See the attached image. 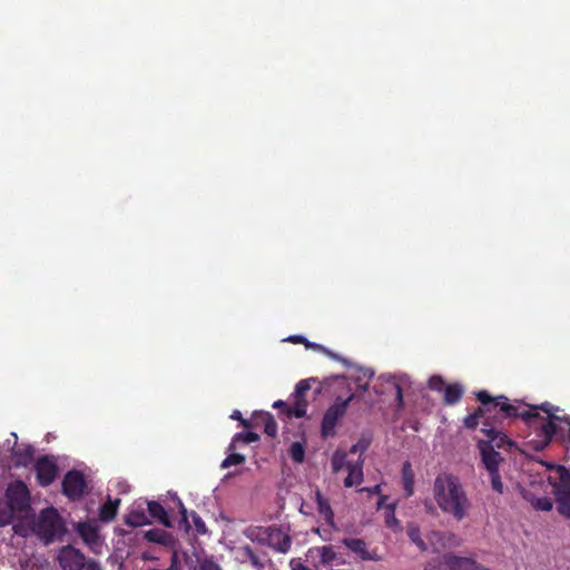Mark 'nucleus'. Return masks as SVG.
Segmentation results:
<instances>
[{
    "label": "nucleus",
    "instance_id": "nucleus-1",
    "mask_svg": "<svg viewBox=\"0 0 570 570\" xmlns=\"http://www.w3.org/2000/svg\"><path fill=\"white\" fill-rule=\"evenodd\" d=\"M433 499L440 510L456 521L465 519L472 503L459 478L448 473H439L433 482Z\"/></svg>",
    "mask_w": 570,
    "mask_h": 570
},
{
    "label": "nucleus",
    "instance_id": "nucleus-2",
    "mask_svg": "<svg viewBox=\"0 0 570 570\" xmlns=\"http://www.w3.org/2000/svg\"><path fill=\"white\" fill-rule=\"evenodd\" d=\"M520 402L514 401V403H510L509 399L504 395H498L492 397V402L489 404V409H491V414L494 412L493 419H508V417H520L522 419L527 425L533 429L538 436L540 438V423L548 420L540 415L539 406H531L529 410L520 411Z\"/></svg>",
    "mask_w": 570,
    "mask_h": 570
},
{
    "label": "nucleus",
    "instance_id": "nucleus-3",
    "mask_svg": "<svg viewBox=\"0 0 570 570\" xmlns=\"http://www.w3.org/2000/svg\"><path fill=\"white\" fill-rule=\"evenodd\" d=\"M331 380L336 382L340 386L345 387L348 391V395L345 397L337 395L334 403L325 411L321 424V435L323 439L336 434V425L346 414L347 407L355 396L354 393H352L351 384L345 375H336L331 377ZM327 381H330V379H326V382Z\"/></svg>",
    "mask_w": 570,
    "mask_h": 570
},
{
    "label": "nucleus",
    "instance_id": "nucleus-4",
    "mask_svg": "<svg viewBox=\"0 0 570 570\" xmlns=\"http://www.w3.org/2000/svg\"><path fill=\"white\" fill-rule=\"evenodd\" d=\"M33 531L42 541L50 543L65 535L66 525L58 510L50 507L40 511Z\"/></svg>",
    "mask_w": 570,
    "mask_h": 570
},
{
    "label": "nucleus",
    "instance_id": "nucleus-5",
    "mask_svg": "<svg viewBox=\"0 0 570 570\" xmlns=\"http://www.w3.org/2000/svg\"><path fill=\"white\" fill-rule=\"evenodd\" d=\"M548 481L553 488L558 512L570 519V469L562 465L553 468Z\"/></svg>",
    "mask_w": 570,
    "mask_h": 570
},
{
    "label": "nucleus",
    "instance_id": "nucleus-6",
    "mask_svg": "<svg viewBox=\"0 0 570 570\" xmlns=\"http://www.w3.org/2000/svg\"><path fill=\"white\" fill-rule=\"evenodd\" d=\"M249 537L261 544L267 546L276 552L287 553L292 547V538L278 525L257 527Z\"/></svg>",
    "mask_w": 570,
    "mask_h": 570
},
{
    "label": "nucleus",
    "instance_id": "nucleus-7",
    "mask_svg": "<svg viewBox=\"0 0 570 570\" xmlns=\"http://www.w3.org/2000/svg\"><path fill=\"white\" fill-rule=\"evenodd\" d=\"M540 409L548 415V420L540 423V440L535 442L533 449L541 451L551 443L557 432V422H564L569 425L568 440L570 442V417L557 415L556 412L559 410V407L552 405L549 402L540 404Z\"/></svg>",
    "mask_w": 570,
    "mask_h": 570
},
{
    "label": "nucleus",
    "instance_id": "nucleus-8",
    "mask_svg": "<svg viewBox=\"0 0 570 570\" xmlns=\"http://www.w3.org/2000/svg\"><path fill=\"white\" fill-rule=\"evenodd\" d=\"M6 503L16 512L23 513L30 509V491L21 480L8 484L6 490Z\"/></svg>",
    "mask_w": 570,
    "mask_h": 570
},
{
    "label": "nucleus",
    "instance_id": "nucleus-9",
    "mask_svg": "<svg viewBox=\"0 0 570 570\" xmlns=\"http://www.w3.org/2000/svg\"><path fill=\"white\" fill-rule=\"evenodd\" d=\"M62 493L71 501L82 498L87 489V482L81 471H68L62 479Z\"/></svg>",
    "mask_w": 570,
    "mask_h": 570
},
{
    "label": "nucleus",
    "instance_id": "nucleus-10",
    "mask_svg": "<svg viewBox=\"0 0 570 570\" xmlns=\"http://www.w3.org/2000/svg\"><path fill=\"white\" fill-rule=\"evenodd\" d=\"M475 397L481 403V406L464 419V426L470 430H475L481 419H484V422H489L491 419L489 404L492 402V396L488 391L482 390L475 393Z\"/></svg>",
    "mask_w": 570,
    "mask_h": 570
},
{
    "label": "nucleus",
    "instance_id": "nucleus-11",
    "mask_svg": "<svg viewBox=\"0 0 570 570\" xmlns=\"http://www.w3.org/2000/svg\"><path fill=\"white\" fill-rule=\"evenodd\" d=\"M314 381V379H306L299 381L296 384L295 391L293 393V405L292 407H288V417L294 416L297 419H302L306 415L307 402L305 400V395L311 390V383Z\"/></svg>",
    "mask_w": 570,
    "mask_h": 570
},
{
    "label": "nucleus",
    "instance_id": "nucleus-12",
    "mask_svg": "<svg viewBox=\"0 0 570 570\" xmlns=\"http://www.w3.org/2000/svg\"><path fill=\"white\" fill-rule=\"evenodd\" d=\"M86 556L72 546L62 547L58 554V561L62 570H81Z\"/></svg>",
    "mask_w": 570,
    "mask_h": 570
},
{
    "label": "nucleus",
    "instance_id": "nucleus-13",
    "mask_svg": "<svg viewBox=\"0 0 570 570\" xmlns=\"http://www.w3.org/2000/svg\"><path fill=\"white\" fill-rule=\"evenodd\" d=\"M35 469L37 481L41 487L50 485L58 474V466L56 461L47 455L37 460Z\"/></svg>",
    "mask_w": 570,
    "mask_h": 570
},
{
    "label": "nucleus",
    "instance_id": "nucleus-14",
    "mask_svg": "<svg viewBox=\"0 0 570 570\" xmlns=\"http://www.w3.org/2000/svg\"><path fill=\"white\" fill-rule=\"evenodd\" d=\"M76 531L91 551L98 552L102 546L99 528L94 521H83L76 524Z\"/></svg>",
    "mask_w": 570,
    "mask_h": 570
},
{
    "label": "nucleus",
    "instance_id": "nucleus-15",
    "mask_svg": "<svg viewBox=\"0 0 570 570\" xmlns=\"http://www.w3.org/2000/svg\"><path fill=\"white\" fill-rule=\"evenodd\" d=\"M342 544L363 561H377L380 559L376 552L368 550L367 543L363 539L344 538Z\"/></svg>",
    "mask_w": 570,
    "mask_h": 570
},
{
    "label": "nucleus",
    "instance_id": "nucleus-16",
    "mask_svg": "<svg viewBox=\"0 0 570 570\" xmlns=\"http://www.w3.org/2000/svg\"><path fill=\"white\" fill-rule=\"evenodd\" d=\"M12 435L14 436V440L18 439L16 433H12ZM10 454L14 461L16 466H24L26 468L33 460L35 449L30 444H18V442L14 441V444L10 449Z\"/></svg>",
    "mask_w": 570,
    "mask_h": 570
},
{
    "label": "nucleus",
    "instance_id": "nucleus-17",
    "mask_svg": "<svg viewBox=\"0 0 570 570\" xmlns=\"http://www.w3.org/2000/svg\"><path fill=\"white\" fill-rule=\"evenodd\" d=\"M446 567L451 570H490L479 564L474 559L468 557H459L453 553L444 554V561Z\"/></svg>",
    "mask_w": 570,
    "mask_h": 570
},
{
    "label": "nucleus",
    "instance_id": "nucleus-18",
    "mask_svg": "<svg viewBox=\"0 0 570 570\" xmlns=\"http://www.w3.org/2000/svg\"><path fill=\"white\" fill-rule=\"evenodd\" d=\"M481 459L487 471L499 470L500 463L503 461L501 454L493 449V444H485L484 441L479 442Z\"/></svg>",
    "mask_w": 570,
    "mask_h": 570
},
{
    "label": "nucleus",
    "instance_id": "nucleus-19",
    "mask_svg": "<svg viewBox=\"0 0 570 570\" xmlns=\"http://www.w3.org/2000/svg\"><path fill=\"white\" fill-rule=\"evenodd\" d=\"M481 431L487 435L488 440L484 441L485 444H493L494 448H504L513 445L512 441L509 440L507 434L497 430L490 422H483V428Z\"/></svg>",
    "mask_w": 570,
    "mask_h": 570
},
{
    "label": "nucleus",
    "instance_id": "nucleus-20",
    "mask_svg": "<svg viewBox=\"0 0 570 570\" xmlns=\"http://www.w3.org/2000/svg\"><path fill=\"white\" fill-rule=\"evenodd\" d=\"M363 481V459L358 456L356 462L348 463L347 476L344 480L346 488L361 484Z\"/></svg>",
    "mask_w": 570,
    "mask_h": 570
},
{
    "label": "nucleus",
    "instance_id": "nucleus-21",
    "mask_svg": "<svg viewBox=\"0 0 570 570\" xmlns=\"http://www.w3.org/2000/svg\"><path fill=\"white\" fill-rule=\"evenodd\" d=\"M402 485L405 491V497L410 498L414 494V483H415V475L414 471L412 469V464L409 461H405L402 465Z\"/></svg>",
    "mask_w": 570,
    "mask_h": 570
},
{
    "label": "nucleus",
    "instance_id": "nucleus-22",
    "mask_svg": "<svg viewBox=\"0 0 570 570\" xmlns=\"http://www.w3.org/2000/svg\"><path fill=\"white\" fill-rule=\"evenodd\" d=\"M315 499L317 503V510L320 514H322L326 521V523L331 527H335L334 522V512L331 508L328 500L322 494L320 490L315 492Z\"/></svg>",
    "mask_w": 570,
    "mask_h": 570
},
{
    "label": "nucleus",
    "instance_id": "nucleus-23",
    "mask_svg": "<svg viewBox=\"0 0 570 570\" xmlns=\"http://www.w3.org/2000/svg\"><path fill=\"white\" fill-rule=\"evenodd\" d=\"M446 538L454 539V533L444 532V531H431L428 534V541L431 546L432 552L439 553L444 550V542Z\"/></svg>",
    "mask_w": 570,
    "mask_h": 570
},
{
    "label": "nucleus",
    "instance_id": "nucleus-24",
    "mask_svg": "<svg viewBox=\"0 0 570 570\" xmlns=\"http://www.w3.org/2000/svg\"><path fill=\"white\" fill-rule=\"evenodd\" d=\"M463 386L459 383H452L445 386L443 394V402L446 405H454L459 403L463 396Z\"/></svg>",
    "mask_w": 570,
    "mask_h": 570
},
{
    "label": "nucleus",
    "instance_id": "nucleus-25",
    "mask_svg": "<svg viewBox=\"0 0 570 570\" xmlns=\"http://www.w3.org/2000/svg\"><path fill=\"white\" fill-rule=\"evenodd\" d=\"M148 513L153 519L158 520L161 524L167 528L171 527V522L164 507L157 501L147 502Z\"/></svg>",
    "mask_w": 570,
    "mask_h": 570
},
{
    "label": "nucleus",
    "instance_id": "nucleus-26",
    "mask_svg": "<svg viewBox=\"0 0 570 570\" xmlns=\"http://www.w3.org/2000/svg\"><path fill=\"white\" fill-rule=\"evenodd\" d=\"M120 503L119 499L111 500L110 498L100 507L99 509V519L102 522H110L117 515L118 505Z\"/></svg>",
    "mask_w": 570,
    "mask_h": 570
},
{
    "label": "nucleus",
    "instance_id": "nucleus-27",
    "mask_svg": "<svg viewBox=\"0 0 570 570\" xmlns=\"http://www.w3.org/2000/svg\"><path fill=\"white\" fill-rule=\"evenodd\" d=\"M524 499L528 500L537 511H551L553 503L551 499L547 497L535 498L533 495L524 494Z\"/></svg>",
    "mask_w": 570,
    "mask_h": 570
},
{
    "label": "nucleus",
    "instance_id": "nucleus-28",
    "mask_svg": "<svg viewBox=\"0 0 570 570\" xmlns=\"http://www.w3.org/2000/svg\"><path fill=\"white\" fill-rule=\"evenodd\" d=\"M407 535L410 540L422 551L425 552L429 550L428 544L421 537V531L417 525H411L407 529Z\"/></svg>",
    "mask_w": 570,
    "mask_h": 570
},
{
    "label": "nucleus",
    "instance_id": "nucleus-29",
    "mask_svg": "<svg viewBox=\"0 0 570 570\" xmlns=\"http://www.w3.org/2000/svg\"><path fill=\"white\" fill-rule=\"evenodd\" d=\"M348 463H352L351 461L346 460V453L336 451L332 456V469L335 473L340 472L343 469H348Z\"/></svg>",
    "mask_w": 570,
    "mask_h": 570
},
{
    "label": "nucleus",
    "instance_id": "nucleus-30",
    "mask_svg": "<svg viewBox=\"0 0 570 570\" xmlns=\"http://www.w3.org/2000/svg\"><path fill=\"white\" fill-rule=\"evenodd\" d=\"M242 556L250 562V564L256 569H263L264 563L262 562L259 556L253 550L252 547L245 546L242 548Z\"/></svg>",
    "mask_w": 570,
    "mask_h": 570
},
{
    "label": "nucleus",
    "instance_id": "nucleus-31",
    "mask_svg": "<svg viewBox=\"0 0 570 570\" xmlns=\"http://www.w3.org/2000/svg\"><path fill=\"white\" fill-rule=\"evenodd\" d=\"M289 456L296 463H302L305 459V448L301 442H294L288 450Z\"/></svg>",
    "mask_w": 570,
    "mask_h": 570
},
{
    "label": "nucleus",
    "instance_id": "nucleus-32",
    "mask_svg": "<svg viewBox=\"0 0 570 570\" xmlns=\"http://www.w3.org/2000/svg\"><path fill=\"white\" fill-rule=\"evenodd\" d=\"M145 538L149 542H155V543L164 544L167 541L168 533L166 531H164V530L151 529V530H148L145 533Z\"/></svg>",
    "mask_w": 570,
    "mask_h": 570
},
{
    "label": "nucleus",
    "instance_id": "nucleus-33",
    "mask_svg": "<svg viewBox=\"0 0 570 570\" xmlns=\"http://www.w3.org/2000/svg\"><path fill=\"white\" fill-rule=\"evenodd\" d=\"M16 512L6 503L0 504V528L12 523Z\"/></svg>",
    "mask_w": 570,
    "mask_h": 570
},
{
    "label": "nucleus",
    "instance_id": "nucleus-34",
    "mask_svg": "<svg viewBox=\"0 0 570 570\" xmlns=\"http://www.w3.org/2000/svg\"><path fill=\"white\" fill-rule=\"evenodd\" d=\"M259 440V435L255 432H240V433H237L234 439H233V442L232 444L229 445V448L232 449L234 446V443L235 442H243V443H254V442H257Z\"/></svg>",
    "mask_w": 570,
    "mask_h": 570
},
{
    "label": "nucleus",
    "instance_id": "nucleus-35",
    "mask_svg": "<svg viewBox=\"0 0 570 570\" xmlns=\"http://www.w3.org/2000/svg\"><path fill=\"white\" fill-rule=\"evenodd\" d=\"M148 522V519L144 512L131 511L126 520V523L131 527H141Z\"/></svg>",
    "mask_w": 570,
    "mask_h": 570
},
{
    "label": "nucleus",
    "instance_id": "nucleus-36",
    "mask_svg": "<svg viewBox=\"0 0 570 570\" xmlns=\"http://www.w3.org/2000/svg\"><path fill=\"white\" fill-rule=\"evenodd\" d=\"M263 422H264V432L268 436H276L277 434V424L271 413H265L263 415Z\"/></svg>",
    "mask_w": 570,
    "mask_h": 570
},
{
    "label": "nucleus",
    "instance_id": "nucleus-37",
    "mask_svg": "<svg viewBox=\"0 0 570 570\" xmlns=\"http://www.w3.org/2000/svg\"><path fill=\"white\" fill-rule=\"evenodd\" d=\"M321 562L324 564L332 563L337 554L332 546H324L318 548Z\"/></svg>",
    "mask_w": 570,
    "mask_h": 570
},
{
    "label": "nucleus",
    "instance_id": "nucleus-38",
    "mask_svg": "<svg viewBox=\"0 0 570 570\" xmlns=\"http://www.w3.org/2000/svg\"><path fill=\"white\" fill-rule=\"evenodd\" d=\"M396 503L392 502L385 505V523L389 528H393L399 524V520L395 517Z\"/></svg>",
    "mask_w": 570,
    "mask_h": 570
},
{
    "label": "nucleus",
    "instance_id": "nucleus-39",
    "mask_svg": "<svg viewBox=\"0 0 570 570\" xmlns=\"http://www.w3.org/2000/svg\"><path fill=\"white\" fill-rule=\"evenodd\" d=\"M488 472H489L492 489L495 492H498L499 494H502L504 488H503V483H502L499 470H490Z\"/></svg>",
    "mask_w": 570,
    "mask_h": 570
},
{
    "label": "nucleus",
    "instance_id": "nucleus-40",
    "mask_svg": "<svg viewBox=\"0 0 570 570\" xmlns=\"http://www.w3.org/2000/svg\"><path fill=\"white\" fill-rule=\"evenodd\" d=\"M245 462V456L238 453H230L227 458L222 462L220 468L227 469L232 465L242 464Z\"/></svg>",
    "mask_w": 570,
    "mask_h": 570
},
{
    "label": "nucleus",
    "instance_id": "nucleus-41",
    "mask_svg": "<svg viewBox=\"0 0 570 570\" xmlns=\"http://www.w3.org/2000/svg\"><path fill=\"white\" fill-rule=\"evenodd\" d=\"M189 515L191 518L196 533L200 535L207 533V527L200 515L195 511H191Z\"/></svg>",
    "mask_w": 570,
    "mask_h": 570
},
{
    "label": "nucleus",
    "instance_id": "nucleus-42",
    "mask_svg": "<svg viewBox=\"0 0 570 570\" xmlns=\"http://www.w3.org/2000/svg\"><path fill=\"white\" fill-rule=\"evenodd\" d=\"M428 386L433 390V391H438V392H444V389H445V382L443 380L442 376L440 375H432L430 379H429V382H428Z\"/></svg>",
    "mask_w": 570,
    "mask_h": 570
},
{
    "label": "nucleus",
    "instance_id": "nucleus-43",
    "mask_svg": "<svg viewBox=\"0 0 570 570\" xmlns=\"http://www.w3.org/2000/svg\"><path fill=\"white\" fill-rule=\"evenodd\" d=\"M444 554L438 559L430 561L423 570H451L449 567L443 563Z\"/></svg>",
    "mask_w": 570,
    "mask_h": 570
},
{
    "label": "nucleus",
    "instance_id": "nucleus-44",
    "mask_svg": "<svg viewBox=\"0 0 570 570\" xmlns=\"http://www.w3.org/2000/svg\"><path fill=\"white\" fill-rule=\"evenodd\" d=\"M146 570H183V569H181V563H180L178 553L176 551H174L170 557V563L167 568H165V569L148 568Z\"/></svg>",
    "mask_w": 570,
    "mask_h": 570
},
{
    "label": "nucleus",
    "instance_id": "nucleus-45",
    "mask_svg": "<svg viewBox=\"0 0 570 570\" xmlns=\"http://www.w3.org/2000/svg\"><path fill=\"white\" fill-rule=\"evenodd\" d=\"M374 376V372L370 368H366L363 371V377H364V382L362 383H358L357 384V387L362 391V392H365L368 390V386H370V382L372 380V377Z\"/></svg>",
    "mask_w": 570,
    "mask_h": 570
},
{
    "label": "nucleus",
    "instance_id": "nucleus-46",
    "mask_svg": "<svg viewBox=\"0 0 570 570\" xmlns=\"http://www.w3.org/2000/svg\"><path fill=\"white\" fill-rule=\"evenodd\" d=\"M306 347H307V348H313V350H315V351H321V352H323V353L327 354L328 356H331V357H332V358H334V360H340V361H342V362H344V363H347V361H346V360L341 358L338 355H336L335 353H333V352L328 351L327 348H325L324 346H322V345H320V344L311 343V342H309V346H306Z\"/></svg>",
    "mask_w": 570,
    "mask_h": 570
},
{
    "label": "nucleus",
    "instance_id": "nucleus-47",
    "mask_svg": "<svg viewBox=\"0 0 570 570\" xmlns=\"http://www.w3.org/2000/svg\"><path fill=\"white\" fill-rule=\"evenodd\" d=\"M199 570H222V567L212 558H205L199 564Z\"/></svg>",
    "mask_w": 570,
    "mask_h": 570
},
{
    "label": "nucleus",
    "instance_id": "nucleus-48",
    "mask_svg": "<svg viewBox=\"0 0 570 570\" xmlns=\"http://www.w3.org/2000/svg\"><path fill=\"white\" fill-rule=\"evenodd\" d=\"M394 389H395V400L397 402V406L399 407H403L404 405V401H403V391H402V387L400 384L395 383L394 384Z\"/></svg>",
    "mask_w": 570,
    "mask_h": 570
},
{
    "label": "nucleus",
    "instance_id": "nucleus-49",
    "mask_svg": "<svg viewBox=\"0 0 570 570\" xmlns=\"http://www.w3.org/2000/svg\"><path fill=\"white\" fill-rule=\"evenodd\" d=\"M81 570H101L99 562L94 559H87Z\"/></svg>",
    "mask_w": 570,
    "mask_h": 570
},
{
    "label": "nucleus",
    "instance_id": "nucleus-50",
    "mask_svg": "<svg viewBox=\"0 0 570 570\" xmlns=\"http://www.w3.org/2000/svg\"><path fill=\"white\" fill-rule=\"evenodd\" d=\"M287 341L295 344H304L305 346H309L307 338L302 335H292L287 338Z\"/></svg>",
    "mask_w": 570,
    "mask_h": 570
},
{
    "label": "nucleus",
    "instance_id": "nucleus-51",
    "mask_svg": "<svg viewBox=\"0 0 570 570\" xmlns=\"http://www.w3.org/2000/svg\"><path fill=\"white\" fill-rule=\"evenodd\" d=\"M444 549H448V548H455V547H459L461 544V539L454 534V539H450V538H446L445 542H444Z\"/></svg>",
    "mask_w": 570,
    "mask_h": 570
},
{
    "label": "nucleus",
    "instance_id": "nucleus-52",
    "mask_svg": "<svg viewBox=\"0 0 570 570\" xmlns=\"http://www.w3.org/2000/svg\"><path fill=\"white\" fill-rule=\"evenodd\" d=\"M360 492H367L368 494H381V484H375L371 488H362L360 489Z\"/></svg>",
    "mask_w": 570,
    "mask_h": 570
},
{
    "label": "nucleus",
    "instance_id": "nucleus-53",
    "mask_svg": "<svg viewBox=\"0 0 570 570\" xmlns=\"http://www.w3.org/2000/svg\"><path fill=\"white\" fill-rule=\"evenodd\" d=\"M367 449V443H364V442H357L356 444H354L350 452L351 453H356V452H364L365 450Z\"/></svg>",
    "mask_w": 570,
    "mask_h": 570
},
{
    "label": "nucleus",
    "instance_id": "nucleus-54",
    "mask_svg": "<svg viewBox=\"0 0 570 570\" xmlns=\"http://www.w3.org/2000/svg\"><path fill=\"white\" fill-rule=\"evenodd\" d=\"M273 407H274V409H281V407H282V409H284V410H285V413H286V415L288 416V407H291V406H289V405H287V403H286V402H284V401H282V400L276 401V402H274Z\"/></svg>",
    "mask_w": 570,
    "mask_h": 570
},
{
    "label": "nucleus",
    "instance_id": "nucleus-55",
    "mask_svg": "<svg viewBox=\"0 0 570 570\" xmlns=\"http://www.w3.org/2000/svg\"><path fill=\"white\" fill-rule=\"evenodd\" d=\"M379 495H380V498H379L376 508H377V510H381V509L385 510V505L387 504L386 503L387 495H383V494H379Z\"/></svg>",
    "mask_w": 570,
    "mask_h": 570
},
{
    "label": "nucleus",
    "instance_id": "nucleus-56",
    "mask_svg": "<svg viewBox=\"0 0 570 570\" xmlns=\"http://www.w3.org/2000/svg\"><path fill=\"white\" fill-rule=\"evenodd\" d=\"M179 507H180V513H181V520L187 523L188 522V513H187V510L185 509L184 504L179 501Z\"/></svg>",
    "mask_w": 570,
    "mask_h": 570
},
{
    "label": "nucleus",
    "instance_id": "nucleus-57",
    "mask_svg": "<svg viewBox=\"0 0 570 570\" xmlns=\"http://www.w3.org/2000/svg\"><path fill=\"white\" fill-rule=\"evenodd\" d=\"M364 370L365 368H360L358 370V375L354 380L356 384L364 382V377H363V371Z\"/></svg>",
    "mask_w": 570,
    "mask_h": 570
},
{
    "label": "nucleus",
    "instance_id": "nucleus-58",
    "mask_svg": "<svg viewBox=\"0 0 570 570\" xmlns=\"http://www.w3.org/2000/svg\"><path fill=\"white\" fill-rule=\"evenodd\" d=\"M242 417H243V415H242L240 411H238V410H235V411L230 414V419H232V420H237V421H239V420H242Z\"/></svg>",
    "mask_w": 570,
    "mask_h": 570
},
{
    "label": "nucleus",
    "instance_id": "nucleus-59",
    "mask_svg": "<svg viewBox=\"0 0 570 570\" xmlns=\"http://www.w3.org/2000/svg\"><path fill=\"white\" fill-rule=\"evenodd\" d=\"M239 423H240L244 428H249V425H250V424H249V421H248V420H246V419H244V417H242V420H239Z\"/></svg>",
    "mask_w": 570,
    "mask_h": 570
},
{
    "label": "nucleus",
    "instance_id": "nucleus-60",
    "mask_svg": "<svg viewBox=\"0 0 570 570\" xmlns=\"http://www.w3.org/2000/svg\"><path fill=\"white\" fill-rule=\"evenodd\" d=\"M425 508H426V511L430 512V513H433L434 512V507L431 504V503H425Z\"/></svg>",
    "mask_w": 570,
    "mask_h": 570
},
{
    "label": "nucleus",
    "instance_id": "nucleus-61",
    "mask_svg": "<svg viewBox=\"0 0 570 570\" xmlns=\"http://www.w3.org/2000/svg\"><path fill=\"white\" fill-rule=\"evenodd\" d=\"M293 570H311V569L306 566L299 564L297 569H293Z\"/></svg>",
    "mask_w": 570,
    "mask_h": 570
}]
</instances>
